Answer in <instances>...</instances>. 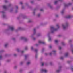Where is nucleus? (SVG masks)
<instances>
[{
	"mask_svg": "<svg viewBox=\"0 0 73 73\" xmlns=\"http://www.w3.org/2000/svg\"><path fill=\"white\" fill-rule=\"evenodd\" d=\"M38 7H36L34 9L33 12V15H35V11H37V10H38Z\"/></svg>",
	"mask_w": 73,
	"mask_h": 73,
	"instance_id": "obj_12",
	"label": "nucleus"
},
{
	"mask_svg": "<svg viewBox=\"0 0 73 73\" xmlns=\"http://www.w3.org/2000/svg\"><path fill=\"white\" fill-rule=\"evenodd\" d=\"M30 63H31V62L30 61H29V62H28L27 63V65H29L30 64Z\"/></svg>",
	"mask_w": 73,
	"mask_h": 73,
	"instance_id": "obj_31",
	"label": "nucleus"
},
{
	"mask_svg": "<svg viewBox=\"0 0 73 73\" xmlns=\"http://www.w3.org/2000/svg\"><path fill=\"white\" fill-rule=\"evenodd\" d=\"M40 25H44V23H41Z\"/></svg>",
	"mask_w": 73,
	"mask_h": 73,
	"instance_id": "obj_55",
	"label": "nucleus"
},
{
	"mask_svg": "<svg viewBox=\"0 0 73 73\" xmlns=\"http://www.w3.org/2000/svg\"><path fill=\"white\" fill-rule=\"evenodd\" d=\"M26 5L27 6V7L28 8H29L30 9H32V7L29 6V5H28V3H26Z\"/></svg>",
	"mask_w": 73,
	"mask_h": 73,
	"instance_id": "obj_20",
	"label": "nucleus"
},
{
	"mask_svg": "<svg viewBox=\"0 0 73 73\" xmlns=\"http://www.w3.org/2000/svg\"><path fill=\"white\" fill-rule=\"evenodd\" d=\"M40 73H47L48 70L46 69H41L40 70Z\"/></svg>",
	"mask_w": 73,
	"mask_h": 73,
	"instance_id": "obj_8",
	"label": "nucleus"
},
{
	"mask_svg": "<svg viewBox=\"0 0 73 73\" xmlns=\"http://www.w3.org/2000/svg\"><path fill=\"white\" fill-rule=\"evenodd\" d=\"M60 59H61V60H63V59H64V57H61L60 58Z\"/></svg>",
	"mask_w": 73,
	"mask_h": 73,
	"instance_id": "obj_52",
	"label": "nucleus"
},
{
	"mask_svg": "<svg viewBox=\"0 0 73 73\" xmlns=\"http://www.w3.org/2000/svg\"><path fill=\"white\" fill-rule=\"evenodd\" d=\"M3 58V55L2 54H0V60H1Z\"/></svg>",
	"mask_w": 73,
	"mask_h": 73,
	"instance_id": "obj_29",
	"label": "nucleus"
},
{
	"mask_svg": "<svg viewBox=\"0 0 73 73\" xmlns=\"http://www.w3.org/2000/svg\"><path fill=\"white\" fill-rule=\"evenodd\" d=\"M61 44L62 45L64 46V45H65V42H61Z\"/></svg>",
	"mask_w": 73,
	"mask_h": 73,
	"instance_id": "obj_26",
	"label": "nucleus"
},
{
	"mask_svg": "<svg viewBox=\"0 0 73 73\" xmlns=\"http://www.w3.org/2000/svg\"><path fill=\"white\" fill-rule=\"evenodd\" d=\"M31 49L32 50H33V51H34L36 53V54H35V58H37V52L38 51V50L37 49H35L33 48V46H32L31 47Z\"/></svg>",
	"mask_w": 73,
	"mask_h": 73,
	"instance_id": "obj_3",
	"label": "nucleus"
},
{
	"mask_svg": "<svg viewBox=\"0 0 73 73\" xmlns=\"http://www.w3.org/2000/svg\"><path fill=\"white\" fill-rule=\"evenodd\" d=\"M20 4H23V2H21L20 3Z\"/></svg>",
	"mask_w": 73,
	"mask_h": 73,
	"instance_id": "obj_64",
	"label": "nucleus"
},
{
	"mask_svg": "<svg viewBox=\"0 0 73 73\" xmlns=\"http://www.w3.org/2000/svg\"><path fill=\"white\" fill-rule=\"evenodd\" d=\"M70 69H71V70L72 71V72H73V66H71L70 68Z\"/></svg>",
	"mask_w": 73,
	"mask_h": 73,
	"instance_id": "obj_34",
	"label": "nucleus"
},
{
	"mask_svg": "<svg viewBox=\"0 0 73 73\" xmlns=\"http://www.w3.org/2000/svg\"><path fill=\"white\" fill-rule=\"evenodd\" d=\"M72 4L71 3H69L68 4H64V7L65 8H66V7H68L69 6V5H71Z\"/></svg>",
	"mask_w": 73,
	"mask_h": 73,
	"instance_id": "obj_16",
	"label": "nucleus"
},
{
	"mask_svg": "<svg viewBox=\"0 0 73 73\" xmlns=\"http://www.w3.org/2000/svg\"><path fill=\"white\" fill-rule=\"evenodd\" d=\"M13 11V9H10V12H12Z\"/></svg>",
	"mask_w": 73,
	"mask_h": 73,
	"instance_id": "obj_43",
	"label": "nucleus"
},
{
	"mask_svg": "<svg viewBox=\"0 0 73 73\" xmlns=\"http://www.w3.org/2000/svg\"><path fill=\"white\" fill-rule=\"evenodd\" d=\"M3 8L5 10L2 11L1 13L3 14L2 16L3 18H6L7 16H6V15L5 14V11L7 10V6L5 5H4L3 6Z\"/></svg>",
	"mask_w": 73,
	"mask_h": 73,
	"instance_id": "obj_1",
	"label": "nucleus"
},
{
	"mask_svg": "<svg viewBox=\"0 0 73 73\" xmlns=\"http://www.w3.org/2000/svg\"><path fill=\"white\" fill-rule=\"evenodd\" d=\"M59 50H61V46H59Z\"/></svg>",
	"mask_w": 73,
	"mask_h": 73,
	"instance_id": "obj_51",
	"label": "nucleus"
},
{
	"mask_svg": "<svg viewBox=\"0 0 73 73\" xmlns=\"http://www.w3.org/2000/svg\"><path fill=\"white\" fill-rule=\"evenodd\" d=\"M28 57V55H25V60L24 61H26L27 60V58Z\"/></svg>",
	"mask_w": 73,
	"mask_h": 73,
	"instance_id": "obj_21",
	"label": "nucleus"
},
{
	"mask_svg": "<svg viewBox=\"0 0 73 73\" xmlns=\"http://www.w3.org/2000/svg\"><path fill=\"white\" fill-rule=\"evenodd\" d=\"M44 65H45L46 66L48 65V64L47 63H44Z\"/></svg>",
	"mask_w": 73,
	"mask_h": 73,
	"instance_id": "obj_63",
	"label": "nucleus"
},
{
	"mask_svg": "<svg viewBox=\"0 0 73 73\" xmlns=\"http://www.w3.org/2000/svg\"><path fill=\"white\" fill-rule=\"evenodd\" d=\"M68 25H69V23L68 22H66L65 25L62 24V27L63 29L65 30L68 27Z\"/></svg>",
	"mask_w": 73,
	"mask_h": 73,
	"instance_id": "obj_5",
	"label": "nucleus"
},
{
	"mask_svg": "<svg viewBox=\"0 0 73 73\" xmlns=\"http://www.w3.org/2000/svg\"><path fill=\"white\" fill-rule=\"evenodd\" d=\"M61 68H62V66H59L58 68L56 70V73H60V72H61Z\"/></svg>",
	"mask_w": 73,
	"mask_h": 73,
	"instance_id": "obj_6",
	"label": "nucleus"
},
{
	"mask_svg": "<svg viewBox=\"0 0 73 73\" xmlns=\"http://www.w3.org/2000/svg\"><path fill=\"white\" fill-rule=\"evenodd\" d=\"M49 54L50 56H52V54H54V55H56V51L53 50Z\"/></svg>",
	"mask_w": 73,
	"mask_h": 73,
	"instance_id": "obj_10",
	"label": "nucleus"
},
{
	"mask_svg": "<svg viewBox=\"0 0 73 73\" xmlns=\"http://www.w3.org/2000/svg\"><path fill=\"white\" fill-rule=\"evenodd\" d=\"M65 13V9H63L61 11L62 15H63Z\"/></svg>",
	"mask_w": 73,
	"mask_h": 73,
	"instance_id": "obj_24",
	"label": "nucleus"
},
{
	"mask_svg": "<svg viewBox=\"0 0 73 73\" xmlns=\"http://www.w3.org/2000/svg\"><path fill=\"white\" fill-rule=\"evenodd\" d=\"M24 61H21V62H20V65H22L24 64Z\"/></svg>",
	"mask_w": 73,
	"mask_h": 73,
	"instance_id": "obj_28",
	"label": "nucleus"
},
{
	"mask_svg": "<svg viewBox=\"0 0 73 73\" xmlns=\"http://www.w3.org/2000/svg\"><path fill=\"white\" fill-rule=\"evenodd\" d=\"M24 9V7L23 6H22V9Z\"/></svg>",
	"mask_w": 73,
	"mask_h": 73,
	"instance_id": "obj_58",
	"label": "nucleus"
},
{
	"mask_svg": "<svg viewBox=\"0 0 73 73\" xmlns=\"http://www.w3.org/2000/svg\"><path fill=\"white\" fill-rule=\"evenodd\" d=\"M5 3H7V2H8V1L7 0H5Z\"/></svg>",
	"mask_w": 73,
	"mask_h": 73,
	"instance_id": "obj_59",
	"label": "nucleus"
},
{
	"mask_svg": "<svg viewBox=\"0 0 73 73\" xmlns=\"http://www.w3.org/2000/svg\"><path fill=\"white\" fill-rule=\"evenodd\" d=\"M23 71V69H20L19 70V72L20 73H21Z\"/></svg>",
	"mask_w": 73,
	"mask_h": 73,
	"instance_id": "obj_35",
	"label": "nucleus"
},
{
	"mask_svg": "<svg viewBox=\"0 0 73 73\" xmlns=\"http://www.w3.org/2000/svg\"><path fill=\"white\" fill-rule=\"evenodd\" d=\"M42 36V34H41V33H38L37 35H36V37H40V36Z\"/></svg>",
	"mask_w": 73,
	"mask_h": 73,
	"instance_id": "obj_19",
	"label": "nucleus"
},
{
	"mask_svg": "<svg viewBox=\"0 0 73 73\" xmlns=\"http://www.w3.org/2000/svg\"><path fill=\"white\" fill-rule=\"evenodd\" d=\"M4 52V50H0V53H3Z\"/></svg>",
	"mask_w": 73,
	"mask_h": 73,
	"instance_id": "obj_33",
	"label": "nucleus"
},
{
	"mask_svg": "<svg viewBox=\"0 0 73 73\" xmlns=\"http://www.w3.org/2000/svg\"><path fill=\"white\" fill-rule=\"evenodd\" d=\"M15 13H17L18 12V9H19V7L18 6L16 5L15 6Z\"/></svg>",
	"mask_w": 73,
	"mask_h": 73,
	"instance_id": "obj_14",
	"label": "nucleus"
},
{
	"mask_svg": "<svg viewBox=\"0 0 73 73\" xmlns=\"http://www.w3.org/2000/svg\"><path fill=\"white\" fill-rule=\"evenodd\" d=\"M62 1H63V0H58L56 1H54V4L55 5H56V4H57V3H58V2L60 1L61 2Z\"/></svg>",
	"mask_w": 73,
	"mask_h": 73,
	"instance_id": "obj_17",
	"label": "nucleus"
},
{
	"mask_svg": "<svg viewBox=\"0 0 73 73\" xmlns=\"http://www.w3.org/2000/svg\"><path fill=\"white\" fill-rule=\"evenodd\" d=\"M72 42V40H70L69 41V44H70V43H71V42Z\"/></svg>",
	"mask_w": 73,
	"mask_h": 73,
	"instance_id": "obj_40",
	"label": "nucleus"
},
{
	"mask_svg": "<svg viewBox=\"0 0 73 73\" xmlns=\"http://www.w3.org/2000/svg\"><path fill=\"white\" fill-rule=\"evenodd\" d=\"M56 26L58 28H60V26H59V25L58 24H57L56 25Z\"/></svg>",
	"mask_w": 73,
	"mask_h": 73,
	"instance_id": "obj_48",
	"label": "nucleus"
},
{
	"mask_svg": "<svg viewBox=\"0 0 73 73\" xmlns=\"http://www.w3.org/2000/svg\"><path fill=\"white\" fill-rule=\"evenodd\" d=\"M72 16L71 15H69L66 17V18L67 19H70V18H72Z\"/></svg>",
	"mask_w": 73,
	"mask_h": 73,
	"instance_id": "obj_23",
	"label": "nucleus"
},
{
	"mask_svg": "<svg viewBox=\"0 0 73 73\" xmlns=\"http://www.w3.org/2000/svg\"><path fill=\"white\" fill-rule=\"evenodd\" d=\"M17 66H15L14 67V69H17Z\"/></svg>",
	"mask_w": 73,
	"mask_h": 73,
	"instance_id": "obj_41",
	"label": "nucleus"
},
{
	"mask_svg": "<svg viewBox=\"0 0 73 73\" xmlns=\"http://www.w3.org/2000/svg\"><path fill=\"white\" fill-rule=\"evenodd\" d=\"M25 29L24 28L22 27H19L18 28V29L15 30V32H18L20 30H25Z\"/></svg>",
	"mask_w": 73,
	"mask_h": 73,
	"instance_id": "obj_9",
	"label": "nucleus"
},
{
	"mask_svg": "<svg viewBox=\"0 0 73 73\" xmlns=\"http://www.w3.org/2000/svg\"><path fill=\"white\" fill-rule=\"evenodd\" d=\"M41 13H38L37 15V17H38L39 18H40V17H41Z\"/></svg>",
	"mask_w": 73,
	"mask_h": 73,
	"instance_id": "obj_22",
	"label": "nucleus"
},
{
	"mask_svg": "<svg viewBox=\"0 0 73 73\" xmlns=\"http://www.w3.org/2000/svg\"><path fill=\"white\" fill-rule=\"evenodd\" d=\"M17 52H20V49L18 48L17 49Z\"/></svg>",
	"mask_w": 73,
	"mask_h": 73,
	"instance_id": "obj_46",
	"label": "nucleus"
},
{
	"mask_svg": "<svg viewBox=\"0 0 73 73\" xmlns=\"http://www.w3.org/2000/svg\"><path fill=\"white\" fill-rule=\"evenodd\" d=\"M45 65L44 63L42 62L41 63V66H44Z\"/></svg>",
	"mask_w": 73,
	"mask_h": 73,
	"instance_id": "obj_45",
	"label": "nucleus"
},
{
	"mask_svg": "<svg viewBox=\"0 0 73 73\" xmlns=\"http://www.w3.org/2000/svg\"><path fill=\"white\" fill-rule=\"evenodd\" d=\"M38 43L40 44H45V43L44 42L41 41V40H39L38 41Z\"/></svg>",
	"mask_w": 73,
	"mask_h": 73,
	"instance_id": "obj_18",
	"label": "nucleus"
},
{
	"mask_svg": "<svg viewBox=\"0 0 73 73\" xmlns=\"http://www.w3.org/2000/svg\"><path fill=\"white\" fill-rule=\"evenodd\" d=\"M52 47L51 46H49V48H50V49H51Z\"/></svg>",
	"mask_w": 73,
	"mask_h": 73,
	"instance_id": "obj_62",
	"label": "nucleus"
},
{
	"mask_svg": "<svg viewBox=\"0 0 73 73\" xmlns=\"http://www.w3.org/2000/svg\"><path fill=\"white\" fill-rule=\"evenodd\" d=\"M58 29V28H55L53 26L50 27V31L51 33H54L55 31H56Z\"/></svg>",
	"mask_w": 73,
	"mask_h": 73,
	"instance_id": "obj_4",
	"label": "nucleus"
},
{
	"mask_svg": "<svg viewBox=\"0 0 73 73\" xmlns=\"http://www.w3.org/2000/svg\"><path fill=\"white\" fill-rule=\"evenodd\" d=\"M58 42V40H55V44H57Z\"/></svg>",
	"mask_w": 73,
	"mask_h": 73,
	"instance_id": "obj_32",
	"label": "nucleus"
},
{
	"mask_svg": "<svg viewBox=\"0 0 73 73\" xmlns=\"http://www.w3.org/2000/svg\"><path fill=\"white\" fill-rule=\"evenodd\" d=\"M36 28H34L33 29V33L31 36V37L32 38L33 40H34V41H35V40H36V38L33 37V36L34 35H36Z\"/></svg>",
	"mask_w": 73,
	"mask_h": 73,
	"instance_id": "obj_2",
	"label": "nucleus"
},
{
	"mask_svg": "<svg viewBox=\"0 0 73 73\" xmlns=\"http://www.w3.org/2000/svg\"><path fill=\"white\" fill-rule=\"evenodd\" d=\"M4 73H7V71L5 70L4 71Z\"/></svg>",
	"mask_w": 73,
	"mask_h": 73,
	"instance_id": "obj_56",
	"label": "nucleus"
},
{
	"mask_svg": "<svg viewBox=\"0 0 73 73\" xmlns=\"http://www.w3.org/2000/svg\"><path fill=\"white\" fill-rule=\"evenodd\" d=\"M10 61H11V60L10 59H7V62H9Z\"/></svg>",
	"mask_w": 73,
	"mask_h": 73,
	"instance_id": "obj_38",
	"label": "nucleus"
},
{
	"mask_svg": "<svg viewBox=\"0 0 73 73\" xmlns=\"http://www.w3.org/2000/svg\"><path fill=\"white\" fill-rule=\"evenodd\" d=\"M68 54H69V53L68 52H67L65 54V56L66 57H68Z\"/></svg>",
	"mask_w": 73,
	"mask_h": 73,
	"instance_id": "obj_27",
	"label": "nucleus"
},
{
	"mask_svg": "<svg viewBox=\"0 0 73 73\" xmlns=\"http://www.w3.org/2000/svg\"><path fill=\"white\" fill-rule=\"evenodd\" d=\"M58 37H61V35H58Z\"/></svg>",
	"mask_w": 73,
	"mask_h": 73,
	"instance_id": "obj_61",
	"label": "nucleus"
},
{
	"mask_svg": "<svg viewBox=\"0 0 73 73\" xmlns=\"http://www.w3.org/2000/svg\"><path fill=\"white\" fill-rule=\"evenodd\" d=\"M30 3L31 4H34V1H30Z\"/></svg>",
	"mask_w": 73,
	"mask_h": 73,
	"instance_id": "obj_36",
	"label": "nucleus"
},
{
	"mask_svg": "<svg viewBox=\"0 0 73 73\" xmlns=\"http://www.w3.org/2000/svg\"><path fill=\"white\" fill-rule=\"evenodd\" d=\"M70 48L71 49V50L72 51V52L73 53V45L72 44H71L70 45Z\"/></svg>",
	"mask_w": 73,
	"mask_h": 73,
	"instance_id": "obj_25",
	"label": "nucleus"
},
{
	"mask_svg": "<svg viewBox=\"0 0 73 73\" xmlns=\"http://www.w3.org/2000/svg\"><path fill=\"white\" fill-rule=\"evenodd\" d=\"M27 18V16H24L23 17V19H26Z\"/></svg>",
	"mask_w": 73,
	"mask_h": 73,
	"instance_id": "obj_49",
	"label": "nucleus"
},
{
	"mask_svg": "<svg viewBox=\"0 0 73 73\" xmlns=\"http://www.w3.org/2000/svg\"><path fill=\"white\" fill-rule=\"evenodd\" d=\"M32 20H29L28 21V23H31Z\"/></svg>",
	"mask_w": 73,
	"mask_h": 73,
	"instance_id": "obj_50",
	"label": "nucleus"
},
{
	"mask_svg": "<svg viewBox=\"0 0 73 73\" xmlns=\"http://www.w3.org/2000/svg\"><path fill=\"white\" fill-rule=\"evenodd\" d=\"M12 40L13 41H15V40H16V38H12Z\"/></svg>",
	"mask_w": 73,
	"mask_h": 73,
	"instance_id": "obj_44",
	"label": "nucleus"
},
{
	"mask_svg": "<svg viewBox=\"0 0 73 73\" xmlns=\"http://www.w3.org/2000/svg\"><path fill=\"white\" fill-rule=\"evenodd\" d=\"M48 6L50 7V8L51 9H53V7L51 5L50 3H48Z\"/></svg>",
	"mask_w": 73,
	"mask_h": 73,
	"instance_id": "obj_15",
	"label": "nucleus"
},
{
	"mask_svg": "<svg viewBox=\"0 0 73 73\" xmlns=\"http://www.w3.org/2000/svg\"><path fill=\"white\" fill-rule=\"evenodd\" d=\"M9 29H10L12 31H14L15 30V28L13 26H9L8 27V29L6 30V31H9Z\"/></svg>",
	"mask_w": 73,
	"mask_h": 73,
	"instance_id": "obj_7",
	"label": "nucleus"
},
{
	"mask_svg": "<svg viewBox=\"0 0 73 73\" xmlns=\"http://www.w3.org/2000/svg\"><path fill=\"white\" fill-rule=\"evenodd\" d=\"M8 44L7 43L5 44V48H7V46H8Z\"/></svg>",
	"mask_w": 73,
	"mask_h": 73,
	"instance_id": "obj_30",
	"label": "nucleus"
},
{
	"mask_svg": "<svg viewBox=\"0 0 73 73\" xmlns=\"http://www.w3.org/2000/svg\"><path fill=\"white\" fill-rule=\"evenodd\" d=\"M25 50H28V47L27 46L25 47Z\"/></svg>",
	"mask_w": 73,
	"mask_h": 73,
	"instance_id": "obj_42",
	"label": "nucleus"
},
{
	"mask_svg": "<svg viewBox=\"0 0 73 73\" xmlns=\"http://www.w3.org/2000/svg\"><path fill=\"white\" fill-rule=\"evenodd\" d=\"M44 11V10L42 9H40V11Z\"/></svg>",
	"mask_w": 73,
	"mask_h": 73,
	"instance_id": "obj_53",
	"label": "nucleus"
},
{
	"mask_svg": "<svg viewBox=\"0 0 73 73\" xmlns=\"http://www.w3.org/2000/svg\"><path fill=\"white\" fill-rule=\"evenodd\" d=\"M44 50H45V48H42V53H43V52H44Z\"/></svg>",
	"mask_w": 73,
	"mask_h": 73,
	"instance_id": "obj_39",
	"label": "nucleus"
},
{
	"mask_svg": "<svg viewBox=\"0 0 73 73\" xmlns=\"http://www.w3.org/2000/svg\"><path fill=\"white\" fill-rule=\"evenodd\" d=\"M24 51H21V53H24Z\"/></svg>",
	"mask_w": 73,
	"mask_h": 73,
	"instance_id": "obj_60",
	"label": "nucleus"
},
{
	"mask_svg": "<svg viewBox=\"0 0 73 73\" xmlns=\"http://www.w3.org/2000/svg\"><path fill=\"white\" fill-rule=\"evenodd\" d=\"M56 17H58V15H56Z\"/></svg>",
	"mask_w": 73,
	"mask_h": 73,
	"instance_id": "obj_57",
	"label": "nucleus"
},
{
	"mask_svg": "<svg viewBox=\"0 0 73 73\" xmlns=\"http://www.w3.org/2000/svg\"><path fill=\"white\" fill-rule=\"evenodd\" d=\"M35 45L36 46H38V45H39V44H35Z\"/></svg>",
	"mask_w": 73,
	"mask_h": 73,
	"instance_id": "obj_47",
	"label": "nucleus"
},
{
	"mask_svg": "<svg viewBox=\"0 0 73 73\" xmlns=\"http://www.w3.org/2000/svg\"><path fill=\"white\" fill-rule=\"evenodd\" d=\"M72 62V61H68L67 62V63L68 64H70V63H71Z\"/></svg>",
	"mask_w": 73,
	"mask_h": 73,
	"instance_id": "obj_37",
	"label": "nucleus"
},
{
	"mask_svg": "<svg viewBox=\"0 0 73 73\" xmlns=\"http://www.w3.org/2000/svg\"><path fill=\"white\" fill-rule=\"evenodd\" d=\"M14 57H16V56H17V55L15 54H14Z\"/></svg>",
	"mask_w": 73,
	"mask_h": 73,
	"instance_id": "obj_54",
	"label": "nucleus"
},
{
	"mask_svg": "<svg viewBox=\"0 0 73 73\" xmlns=\"http://www.w3.org/2000/svg\"><path fill=\"white\" fill-rule=\"evenodd\" d=\"M20 40H24V41L25 42L27 41L28 40V39H27V38L25 37H21L20 38Z\"/></svg>",
	"mask_w": 73,
	"mask_h": 73,
	"instance_id": "obj_11",
	"label": "nucleus"
},
{
	"mask_svg": "<svg viewBox=\"0 0 73 73\" xmlns=\"http://www.w3.org/2000/svg\"><path fill=\"white\" fill-rule=\"evenodd\" d=\"M50 33H49L48 34V36L49 37V41H52V38H51V37L50 36Z\"/></svg>",
	"mask_w": 73,
	"mask_h": 73,
	"instance_id": "obj_13",
	"label": "nucleus"
}]
</instances>
